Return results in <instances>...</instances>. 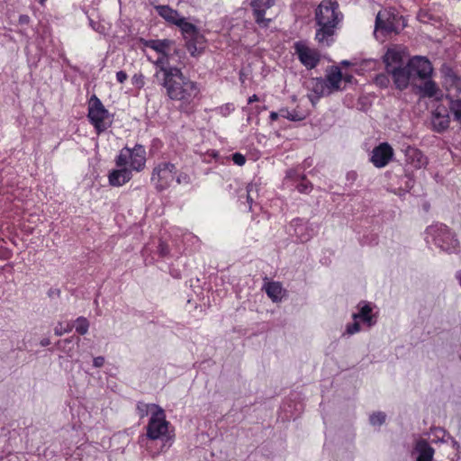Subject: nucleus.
<instances>
[{
  "instance_id": "obj_58",
  "label": "nucleus",
  "mask_w": 461,
  "mask_h": 461,
  "mask_svg": "<svg viewBox=\"0 0 461 461\" xmlns=\"http://www.w3.org/2000/svg\"><path fill=\"white\" fill-rule=\"evenodd\" d=\"M36 2H38L41 6L45 5V3L47 0H35Z\"/></svg>"
},
{
  "instance_id": "obj_14",
  "label": "nucleus",
  "mask_w": 461,
  "mask_h": 461,
  "mask_svg": "<svg viewBox=\"0 0 461 461\" xmlns=\"http://www.w3.org/2000/svg\"><path fill=\"white\" fill-rule=\"evenodd\" d=\"M285 179L300 194H310L313 189L312 183L306 177L305 174L299 172L297 169L291 168L286 171Z\"/></svg>"
},
{
  "instance_id": "obj_47",
  "label": "nucleus",
  "mask_w": 461,
  "mask_h": 461,
  "mask_svg": "<svg viewBox=\"0 0 461 461\" xmlns=\"http://www.w3.org/2000/svg\"><path fill=\"white\" fill-rule=\"evenodd\" d=\"M253 190V185H249L247 186V194H246V198H247V203H249V211H251L252 209V204L254 203V200L250 194L251 191Z\"/></svg>"
},
{
  "instance_id": "obj_8",
  "label": "nucleus",
  "mask_w": 461,
  "mask_h": 461,
  "mask_svg": "<svg viewBox=\"0 0 461 461\" xmlns=\"http://www.w3.org/2000/svg\"><path fill=\"white\" fill-rule=\"evenodd\" d=\"M152 406L155 407V411H152L146 426V435L140 436V439L146 437L150 440H157L167 433L169 422L166 419L165 411L158 404Z\"/></svg>"
},
{
  "instance_id": "obj_55",
  "label": "nucleus",
  "mask_w": 461,
  "mask_h": 461,
  "mask_svg": "<svg viewBox=\"0 0 461 461\" xmlns=\"http://www.w3.org/2000/svg\"><path fill=\"white\" fill-rule=\"evenodd\" d=\"M258 100H259L258 96L256 94H254L249 97L248 104H250L254 102H258Z\"/></svg>"
},
{
  "instance_id": "obj_53",
  "label": "nucleus",
  "mask_w": 461,
  "mask_h": 461,
  "mask_svg": "<svg viewBox=\"0 0 461 461\" xmlns=\"http://www.w3.org/2000/svg\"><path fill=\"white\" fill-rule=\"evenodd\" d=\"M354 80V77L350 74H345L343 75L342 74V81H344L345 83H348V84H351Z\"/></svg>"
},
{
  "instance_id": "obj_46",
  "label": "nucleus",
  "mask_w": 461,
  "mask_h": 461,
  "mask_svg": "<svg viewBox=\"0 0 461 461\" xmlns=\"http://www.w3.org/2000/svg\"><path fill=\"white\" fill-rule=\"evenodd\" d=\"M357 176H358L356 171H354V170L348 171L346 175V180L350 185H352L357 179Z\"/></svg>"
},
{
  "instance_id": "obj_16",
  "label": "nucleus",
  "mask_w": 461,
  "mask_h": 461,
  "mask_svg": "<svg viewBox=\"0 0 461 461\" xmlns=\"http://www.w3.org/2000/svg\"><path fill=\"white\" fill-rule=\"evenodd\" d=\"M132 178V171L127 166L117 167L108 174V183L111 186L119 187Z\"/></svg>"
},
{
  "instance_id": "obj_23",
  "label": "nucleus",
  "mask_w": 461,
  "mask_h": 461,
  "mask_svg": "<svg viewBox=\"0 0 461 461\" xmlns=\"http://www.w3.org/2000/svg\"><path fill=\"white\" fill-rule=\"evenodd\" d=\"M140 42L147 48L155 50L158 54L170 53L172 46L175 45V41L169 39L163 40H146L143 38L140 39Z\"/></svg>"
},
{
  "instance_id": "obj_57",
  "label": "nucleus",
  "mask_w": 461,
  "mask_h": 461,
  "mask_svg": "<svg viewBox=\"0 0 461 461\" xmlns=\"http://www.w3.org/2000/svg\"><path fill=\"white\" fill-rule=\"evenodd\" d=\"M255 110L257 113H259L261 111L266 110V106L260 107L258 105L255 106Z\"/></svg>"
},
{
  "instance_id": "obj_43",
  "label": "nucleus",
  "mask_w": 461,
  "mask_h": 461,
  "mask_svg": "<svg viewBox=\"0 0 461 461\" xmlns=\"http://www.w3.org/2000/svg\"><path fill=\"white\" fill-rule=\"evenodd\" d=\"M13 257L12 249L0 246V259L1 260H8Z\"/></svg>"
},
{
  "instance_id": "obj_30",
  "label": "nucleus",
  "mask_w": 461,
  "mask_h": 461,
  "mask_svg": "<svg viewBox=\"0 0 461 461\" xmlns=\"http://www.w3.org/2000/svg\"><path fill=\"white\" fill-rule=\"evenodd\" d=\"M445 98L448 102L449 110L454 116V120L461 124V98L454 99L449 95H446Z\"/></svg>"
},
{
  "instance_id": "obj_41",
  "label": "nucleus",
  "mask_w": 461,
  "mask_h": 461,
  "mask_svg": "<svg viewBox=\"0 0 461 461\" xmlns=\"http://www.w3.org/2000/svg\"><path fill=\"white\" fill-rule=\"evenodd\" d=\"M175 180L178 185H188L191 183V177L185 172L176 173Z\"/></svg>"
},
{
  "instance_id": "obj_42",
  "label": "nucleus",
  "mask_w": 461,
  "mask_h": 461,
  "mask_svg": "<svg viewBox=\"0 0 461 461\" xmlns=\"http://www.w3.org/2000/svg\"><path fill=\"white\" fill-rule=\"evenodd\" d=\"M449 112V106L447 107L446 105L440 104L436 106L432 113L439 116L450 117Z\"/></svg>"
},
{
  "instance_id": "obj_18",
  "label": "nucleus",
  "mask_w": 461,
  "mask_h": 461,
  "mask_svg": "<svg viewBox=\"0 0 461 461\" xmlns=\"http://www.w3.org/2000/svg\"><path fill=\"white\" fill-rule=\"evenodd\" d=\"M358 312L353 313L352 318L354 321L360 320L368 327L375 325L377 320L376 316L372 313V304L366 301H360L357 304Z\"/></svg>"
},
{
  "instance_id": "obj_12",
  "label": "nucleus",
  "mask_w": 461,
  "mask_h": 461,
  "mask_svg": "<svg viewBox=\"0 0 461 461\" xmlns=\"http://www.w3.org/2000/svg\"><path fill=\"white\" fill-rule=\"evenodd\" d=\"M407 66L413 79H427L431 77L433 68L426 57L415 56L409 59Z\"/></svg>"
},
{
  "instance_id": "obj_56",
  "label": "nucleus",
  "mask_w": 461,
  "mask_h": 461,
  "mask_svg": "<svg viewBox=\"0 0 461 461\" xmlns=\"http://www.w3.org/2000/svg\"><path fill=\"white\" fill-rule=\"evenodd\" d=\"M50 344V339H48V338L42 339L41 340V342H40V345H41V347H47V346H49Z\"/></svg>"
},
{
  "instance_id": "obj_35",
  "label": "nucleus",
  "mask_w": 461,
  "mask_h": 461,
  "mask_svg": "<svg viewBox=\"0 0 461 461\" xmlns=\"http://www.w3.org/2000/svg\"><path fill=\"white\" fill-rule=\"evenodd\" d=\"M56 345L59 349L67 352L69 357H72V355L70 354V351L72 350V348L74 346L72 338L60 339L57 342Z\"/></svg>"
},
{
  "instance_id": "obj_59",
  "label": "nucleus",
  "mask_w": 461,
  "mask_h": 461,
  "mask_svg": "<svg viewBox=\"0 0 461 461\" xmlns=\"http://www.w3.org/2000/svg\"><path fill=\"white\" fill-rule=\"evenodd\" d=\"M171 275H172L174 277H176V278H178V277H179V274H178V273L176 274V272L171 273Z\"/></svg>"
},
{
  "instance_id": "obj_40",
  "label": "nucleus",
  "mask_w": 461,
  "mask_h": 461,
  "mask_svg": "<svg viewBox=\"0 0 461 461\" xmlns=\"http://www.w3.org/2000/svg\"><path fill=\"white\" fill-rule=\"evenodd\" d=\"M374 82L376 86L385 88L388 86L390 80L387 75L378 74L375 77Z\"/></svg>"
},
{
  "instance_id": "obj_34",
  "label": "nucleus",
  "mask_w": 461,
  "mask_h": 461,
  "mask_svg": "<svg viewBox=\"0 0 461 461\" xmlns=\"http://www.w3.org/2000/svg\"><path fill=\"white\" fill-rule=\"evenodd\" d=\"M280 116L285 118L291 122H299L303 119V116L299 115L296 111H289L287 108L280 109Z\"/></svg>"
},
{
  "instance_id": "obj_10",
  "label": "nucleus",
  "mask_w": 461,
  "mask_h": 461,
  "mask_svg": "<svg viewBox=\"0 0 461 461\" xmlns=\"http://www.w3.org/2000/svg\"><path fill=\"white\" fill-rule=\"evenodd\" d=\"M293 48L297 59L307 69H313L319 65L321 61L320 51L317 49L310 48L306 41H295Z\"/></svg>"
},
{
  "instance_id": "obj_11",
  "label": "nucleus",
  "mask_w": 461,
  "mask_h": 461,
  "mask_svg": "<svg viewBox=\"0 0 461 461\" xmlns=\"http://www.w3.org/2000/svg\"><path fill=\"white\" fill-rule=\"evenodd\" d=\"M255 23L261 29H267L272 19L266 18V12L273 7L276 0H248Z\"/></svg>"
},
{
  "instance_id": "obj_28",
  "label": "nucleus",
  "mask_w": 461,
  "mask_h": 461,
  "mask_svg": "<svg viewBox=\"0 0 461 461\" xmlns=\"http://www.w3.org/2000/svg\"><path fill=\"white\" fill-rule=\"evenodd\" d=\"M264 289L267 296L274 303H278L282 301L284 290L281 283L276 281L267 282V284H265Z\"/></svg>"
},
{
  "instance_id": "obj_50",
  "label": "nucleus",
  "mask_w": 461,
  "mask_h": 461,
  "mask_svg": "<svg viewBox=\"0 0 461 461\" xmlns=\"http://www.w3.org/2000/svg\"><path fill=\"white\" fill-rule=\"evenodd\" d=\"M127 78H128V75L125 71L120 70L116 73V80L119 83H121V84L124 83L127 80Z\"/></svg>"
},
{
  "instance_id": "obj_3",
  "label": "nucleus",
  "mask_w": 461,
  "mask_h": 461,
  "mask_svg": "<svg viewBox=\"0 0 461 461\" xmlns=\"http://www.w3.org/2000/svg\"><path fill=\"white\" fill-rule=\"evenodd\" d=\"M315 41L325 46H330L334 35L343 21L344 15L339 10L338 0H321L315 9Z\"/></svg>"
},
{
  "instance_id": "obj_54",
  "label": "nucleus",
  "mask_w": 461,
  "mask_h": 461,
  "mask_svg": "<svg viewBox=\"0 0 461 461\" xmlns=\"http://www.w3.org/2000/svg\"><path fill=\"white\" fill-rule=\"evenodd\" d=\"M279 116H280V111L279 112H271L269 114V119L271 121H276Z\"/></svg>"
},
{
  "instance_id": "obj_6",
  "label": "nucleus",
  "mask_w": 461,
  "mask_h": 461,
  "mask_svg": "<svg viewBox=\"0 0 461 461\" xmlns=\"http://www.w3.org/2000/svg\"><path fill=\"white\" fill-rule=\"evenodd\" d=\"M146 149L141 144L136 143L133 148L125 146L115 157V166H127L131 171L141 172L146 167Z\"/></svg>"
},
{
  "instance_id": "obj_39",
  "label": "nucleus",
  "mask_w": 461,
  "mask_h": 461,
  "mask_svg": "<svg viewBox=\"0 0 461 461\" xmlns=\"http://www.w3.org/2000/svg\"><path fill=\"white\" fill-rule=\"evenodd\" d=\"M31 23V18L27 14H21L18 19V24L22 27L20 33L27 36L25 26H28Z\"/></svg>"
},
{
  "instance_id": "obj_51",
  "label": "nucleus",
  "mask_w": 461,
  "mask_h": 461,
  "mask_svg": "<svg viewBox=\"0 0 461 461\" xmlns=\"http://www.w3.org/2000/svg\"><path fill=\"white\" fill-rule=\"evenodd\" d=\"M47 294L50 298H59L61 291L59 288H50Z\"/></svg>"
},
{
  "instance_id": "obj_49",
  "label": "nucleus",
  "mask_w": 461,
  "mask_h": 461,
  "mask_svg": "<svg viewBox=\"0 0 461 461\" xmlns=\"http://www.w3.org/2000/svg\"><path fill=\"white\" fill-rule=\"evenodd\" d=\"M72 330V327L68 325L67 329H63L61 323H59L58 326L54 329L55 335L61 336L64 332H68Z\"/></svg>"
},
{
  "instance_id": "obj_61",
  "label": "nucleus",
  "mask_w": 461,
  "mask_h": 461,
  "mask_svg": "<svg viewBox=\"0 0 461 461\" xmlns=\"http://www.w3.org/2000/svg\"><path fill=\"white\" fill-rule=\"evenodd\" d=\"M250 121H251V116H250V113H249V116L247 118V122L248 123H250Z\"/></svg>"
},
{
  "instance_id": "obj_63",
  "label": "nucleus",
  "mask_w": 461,
  "mask_h": 461,
  "mask_svg": "<svg viewBox=\"0 0 461 461\" xmlns=\"http://www.w3.org/2000/svg\"><path fill=\"white\" fill-rule=\"evenodd\" d=\"M405 176H407L409 178L410 181H412V179L411 178L410 175L409 174H405Z\"/></svg>"
},
{
  "instance_id": "obj_25",
  "label": "nucleus",
  "mask_w": 461,
  "mask_h": 461,
  "mask_svg": "<svg viewBox=\"0 0 461 461\" xmlns=\"http://www.w3.org/2000/svg\"><path fill=\"white\" fill-rule=\"evenodd\" d=\"M328 83L329 92L330 94L341 91L345 89V86H341L340 84L342 82V72L339 68L334 67L327 75L326 78H324Z\"/></svg>"
},
{
  "instance_id": "obj_27",
  "label": "nucleus",
  "mask_w": 461,
  "mask_h": 461,
  "mask_svg": "<svg viewBox=\"0 0 461 461\" xmlns=\"http://www.w3.org/2000/svg\"><path fill=\"white\" fill-rule=\"evenodd\" d=\"M416 450L418 452L417 461H432L434 455V448L425 439H420L416 444Z\"/></svg>"
},
{
  "instance_id": "obj_36",
  "label": "nucleus",
  "mask_w": 461,
  "mask_h": 461,
  "mask_svg": "<svg viewBox=\"0 0 461 461\" xmlns=\"http://www.w3.org/2000/svg\"><path fill=\"white\" fill-rule=\"evenodd\" d=\"M386 414L383 411H376L370 415L369 421L373 426H381L385 422Z\"/></svg>"
},
{
  "instance_id": "obj_21",
  "label": "nucleus",
  "mask_w": 461,
  "mask_h": 461,
  "mask_svg": "<svg viewBox=\"0 0 461 461\" xmlns=\"http://www.w3.org/2000/svg\"><path fill=\"white\" fill-rule=\"evenodd\" d=\"M387 73L392 75L395 87L400 90L406 89L409 86L410 80L413 79L407 64L405 66L394 68Z\"/></svg>"
},
{
  "instance_id": "obj_32",
  "label": "nucleus",
  "mask_w": 461,
  "mask_h": 461,
  "mask_svg": "<svg viewBox=\"0 0 461 461\" xmlns=\"http://www.w3.org/2000/svg\"><path fill=\"white\" fill-rule=\"evenodd\" d=\"M153 404L154 403H145L141 401L137 402L136 411L140 419H143L144 417L148 416L149 411H155V407L152 406Z\"/></svg>"
},
{
  "instance_id": "obj_31",
  "label": "nucleus",
  "mask_w": 461,
  "mask_h": 461,
  "mask_svg": "<svg viewBox=\"0 0 461 461\" xmlns=\"http://www.w3.org/2000/svg\"><path fill=\"white\" fill-rule=\"evenodd\" d=\"M156 253L160 258H167L175 256V254H171L169 245L162 240H159L158 241ZM178 255H180V252L176 254V257H178Z\"/></svg>"
},
{
  "instance_id": "obj_19",
  "label": "nucleus",
  "mask_w": 461,
  "mask_h": 461,
  "mask_svg": "<svg viewBox=\"0 0 461 461\" xmlns=\"http://www.w3.org/2000/svg\"><path fill=\"white\" fill-rule=\"evenodd\" d=\"M171 53L160 54L153 63L157 68L163 74L162 82H167L169 78L178 73L181 68L170 66L169 59Z\"/></svg>"
},
{
  "instance_id": "obj_37",
  "label": "nucleus",
  "mask_w": 461,
  "mask_h": 461,
  "mask_svg": "<svg viewBox=\"0 0 461 461\" xmlns=\"http://www.w3.org/2000/svg\"><path fill=\"white\" fill-rule=\"evenodd\" d=\"M131 84L137 88L141 89L145 86V77L141 72L136 73L131 77Z\"/></svg>"
},
{
  "instance_id": "obj_33",
  "label": "nucleus",
  "mask_w": 461,
  "mask_h": 461,
  "mask_svg": "<svg viewBox=\"0 0 461 461\" xmlns=\"http://www.w3.org/2000/svg\"><path fill=\"white\" fill-rule=\"evenodd\" d=\"M76 331L80 335L87 333L89 329V321L86 317L80 316L76 320Z\"/></svg>"
},
{
  "instance_id": "obj_44",
  "label": "nucleus",
  "mask_w": 461,
  "mask_h": 461,
  "mask_svg": "<svg viewBox=\"0 0 461 461\" xmlns=\"http://www.w3.org/2000/svg\"><path fill=\"white\" fill-rule=\"evenodd\" d=\"M232 161L237 166H243L246 163V158L241 153L236 152L232 154Z\"/></svg>"
},
{
  "instance_id": "obj_38",
  "label": "nucleus",
  "mask_w": 461,
  "mask_h": 461,
  "mask_svg": "<svg viewBox=\"0 0 461 461\" xmlns=\"http://www.w3.org/2000/svg\"><path fill=\"white\" fill-rule=\"evenodd\" d=\"M360 330V324L357 320L354 321L352 323H348L346 325V330L343 333V336H351Z\"/></svg>"
},
{
  "instance_id": "obj_9",
  "label": "nucleus",
  "mask_w": 461,
  "mask_h": 461,
  "mask_svg": "<svg viewBox=\"0 0 461 461\" xmlns=\"http://www.w3.org/2000/svg\"><path fill=\"white\" fill-rule=\"evenodd\" d=\"M402 19V16L393 12L380 11L375 18V34L377 32H382L384 36L392 33L398 34L403 27V24H401Z\"/></svg>"
},
{
  "instance_id": "obj_15",
  "label": "nucleus",
  "mask_w": 461,
  "mask_h": 461,
  "mask_svg": "<svg viewBox=\"0 0 461 461\" xmlns=\"http://www.w3.org/2000/svg\"><path fill=\"white\" fill-rule=\"evenodd\" d=\"M307 87L310 91L308 98L312 104H315L321 97L330 95L328 83L322 77L312 78Z\"/></svg>"
},
{
  "instance_id": "obj_13",
  "label": "nucleus",
  "mask_w": 461,
  "mask_h": 461,
  "mask_svg": "<svg viewBox=\"0 0 461 461\" xmlns=\"http://www.w3.org/2000/svg\"><path fill=\"white\" fill-rule=\"evenodd\" d=\"M393 154L391 145L387 142H382L373 149L370 161L375 167L382 168L389 164Z\"/></svg>"
},
{
  "instance_id": "obj_48",
  "label": "nucleus",
  "mask_w": 461,
  "mask_h": 461,
  "mask_svg": "<svg viewBox=\"0 0 461 461\" xmlns=\"http://www.w3.org/2000/svg\"><path fill=\"white\" fill-rule=\"evenodd\" d=\"M446 77H449L453 83L459 80L458 77L451 68H447L445 71Z\"/></svg>"
},
{
  "instance_id": "obj_60",
  "label": "nucleus",
  "mask_w": 461,
  "mask_h": 461,
  "mask_svg": "<svg viewBox=\"0 0 461 461\" xmlns=\"http://www.w3.org/2000/svg\"><path fill=\"white\" fill-rule=\"evenodd\" d=\"M171 275H172L174 277H176V278H178V277H179V274H178V273L176 274V272L171 273Z\"/></svg>"
},
{
  "instance_id": "obj_20",
  "label": "nucleus",
  "mask_w": 461,
  "mask_h": 461,
  "mask_svg": "<svg viewBox=\"0 0 461 461\" xmlns=\"http://www.w3.org/2000/svg\"><path fill=\"white\" fill-rule=\"evenodd\" d=\"M171 53L160 54L153 63L157 68L163 74L162 82H167L169 78L178 73L181 68L170 66L169 59Z\"/></svg>"
},
{
  "instance_id": "obj_62",
  "label": "nucleus",
  "mask_w": 461,
  "mask_h": 461,
  "mask_svg": "<svg viewBox=\"0 0 461 461\" xmlns=\"http://www.w3.org/2000/svg\"><path fill=\"white\" fill-rule=\"evenodd\" d=\"M173 52H174V54L177 55V54H178V50L175 48V49L173 50Z\"/></svg>"
},
{
  "instance_id": "obj_24",
  "label": "nucleus",
  "mask_w": 461,
  "mask_h": 461,
  "mask_svg": "<svg viewBox=\"0 0 461 461\" xmlns=\"http://www.w3.org/2000/svg\"><path fill=\"white\" fill-rule=\"evenodd\" d=\"M383 61L385 65L386 72L394 68L403 66L402 52L396 47L389 48L383 56Z\"/></svg>"
},
{
  "instance_id": "obj_4",
  "label": "nucleus",
  "mask_w": 461,
  "mask_h": 461,
  "mask_svg": "<svg viewBox=\"0 0 461 461\" xmlns=\"http://www.w3.org/2000/svg\"><path fill=\"white\" fill-rule=\"evenodd\" d=\"M427 240L431 241L441 250L452 254L458 253L460 244L454 231L446 224L437 222L426 228ZM429 242V240H427Z\"/></svg>"
},
{
  "instance_id": "obj_1",
  "label": "nucleus",
  "mask_w": 461,
  "mask_h": 461,
  "mask_svg": "<svg viewBox=\"0 0 461 461\" xmlns=\"http://www.w3.org/2000/svg\"><path fill=\"white\" fill-rule=\"evenodd\" d=\"M161 86L166 91V96L176 103V109L186 116L194 114L200 106L203 95L201 85L185 76L182 70L162 82Z\"/></svg>"
},
{
  "instance_id": "obj_45",
  "label": "nucleus",
  "mask_w": 461,
  "mask_h": 461,
  "mask_svg": "<svg viewBox=\"0 0 461 461\" xmlns=\"http://www.w3.org/2000/svg\"><path fill=\"white\" fill-rule=\"evenodd\" d=\"M234 110V106L232 104H226L220 107L221 113L223 116L229 115Z\"/></svg>"
},
{
  "instance_id": "obj_22",
  "label": "nucleus",
  "mask_w": 461,
  "mask_h": 461,
  "mask_svg": "<svg viewBox=\"0 0 461 461\" xmlns=\"http://www.w3.org/2000/svg\"><path fill=\"white\" fill-rule=\"evenodd\" d=\"M405 161L416 169L424 167L428 164V158L422 151L412 146H408L405 149Z\"/></svg>"
},
{
  "instance_id": "obj_26",
  "label": "nucleus",
  "mask_w": 461,
  "mask_h": 461,
  "mask_svg": "<svg viewBox=\"0 0 461 461\" xmlns=\"http://www.w3.org/2000/svg\"><path fill=\"white\" fill-rule=\"evenodd\" d=\"M420 92L422 96L425 97H435L437 101L442 100L444 97V94L442 91L438 88L437 84L432 80H427L424 82V84L420 86Z\"/></svg>"
},
{
  "instance_id": "obj_29",
  "label": "nucleus",
  "mask_w": 461,
  "mask_h": 461,
  "mask_svg": "<svg viewBox=\"0 0 461 461\" xmlns=\"http://www.w3.org/2000/svg\"><path fill=\"white\" fill-rule=\"evenodd\" d=\"M450 124V117H444L431 114L432 130L438 133H441L448 129Z\"/></svg>"
},
{
  "instance_id": "obj_7",
  "label": "nucleus",
  "mask_w": 461,
  "mask_h": 461,
  "mask_svg": "<svg viewBox=\"0 0 461 461\" xmlns=\"http://www.w3.org/2000/svg\"><path fill=\"white\" fill-rule=\"evenodd\" d=\"M176 173L177 169L174 163L161 161L154 166L150 175V182L155 190L161 193L171 186Z\"/></svg>"
},
{
  "instance_id": "obj_52",
  "label": "nucleus",
  "mask_w": 461,
  "mask_h": 461,
  "mask_svg": "<svg viewBox=\"0 0 461 461\" xmlns=\"http://www.w3.org/2000/svg\"><path fill=\"white\" fill-rule=\"evenodd\" d=\"M105 360L104 357H95L93 359V366L95 367H102L104 364Z\"/></svg>"
},
{
  "instance_id": "obj_5",
  "label": "nucleus",
  "mask_w": 461,
  "mask_h": 461,
  "mask_svg": "<svg viewBox=\"0 0 461 461\" xmlns=\"http://www.w3.org/2000/svg\"><path fill=\"white\" fill-rule=\"evenodd\" d=\"M86 116L97 135L106 131L113 122V114L109 113L95 95L88 101Z\"/></svg>"
},
{
  "instance_id": "obj_17",
  "label": "nucleus",
  "mask_w": 461,
  "mask_h": 461,
  "mask_svg": "<svg viewBox=\"0 0 461 461\" xmlns=\"http://www.w3.org/2000/svg\"><path fill=\"white\" fill-rule=\"evenodd\" d=\"M290 227L294 230L292 235H294L299 242H307L312 237L313 230L309 226L308 221L303 219H294L290 223Z\"/></svg>"
},
{
  "instance_id": "obj_2",
  "label": "nucleus",
  "mask_w": 461,
  "mask_h": 461,
  "mask_svg": "<svg viewBox=\"0 0 461 461\" xmlns=\"http://www.w3.org/2000/svg\"><path fill=\"white\" fill-rule=\"evenodd\" d=\"M154 8L167 23L179 28L185 46L192 57H198L204 51L206 39L196 25L187 22L186 18L181 16L177 10L167 5H155Z\"/></svg>"
}]
</instances>
